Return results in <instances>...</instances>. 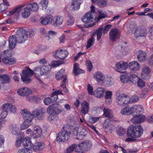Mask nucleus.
Masks as SVG:
<instances>
[{
    "instance_id": "nucleus-1",
    "label": "nucleus",
    "mask_w": 153,
    "mask_h": 153,
    "mask_svg": "<svg viewBox=\"0 0 153 153\" xmlns=\"http://www.w3.org/2000/svg\"><path fill=\"white\" fill-rule=\"evenodd\" d=\"M143 130L140 125H135L133 127L131 126L129 127L127 131V134L128 137L126 139V141L134 142L136 140V139L132 138H137L140 137L143 133Z\"/></svg>"
},
{
    "instance_id": "nucleus-49",
    "label": "nucleus",
    "mask_w": 153,
    "mask_h": 153,
    "mask_svg": "<svg viewBox=\"0 0 153 153\" xmlns=\"http://www.w3.org/2000/svg\"><path fill=\"white\" fill-rule=\"evenodd\" d=\"M103 30V27L99 28L97 30H96L94 34V35L97 34V40L99 41L102 35V31Z\"/></svg>"
},
{
    "instance_id": "nucleus-48",
    "label": "nucleus",
    "mask_w": 153,
    "mask_h": 153,
    "mask_svg": "<svg viewBox=\"0 0 153 153\" xmlns=\"http://www.w3.org/2000/svg\"><path fill=\"white\" fill-rule=\"evenodd\" d=\"M95 40V39L94 37V36L92 35L91 37L87 41L86 48L88 49L90 48L93 45Z\"/></svg>"
},
{
    "instance_id": "nucleus-57",
    "label": "nucleus",
    "mask_w": 153,
    "mask_h": 153,
    "mask_svg": "<svg viewBox=\"0 0 153 153\" xmlns=\"http://www.w3.org/2000/svg\"><path fill=\"white\" fill-rule=\"evenodd\" d=\"M4 105H7L8 107L7 109L8 111L10 110V111L14 113L16 111V108L15 106L11 104L7 103L4 104Z\"/></svg>"
},
{
    "instance_id": "nucleus-3",
    "label": "nucleus",
    "mask_w": 153,
    "mask_h": 153,
    "mask_svg": "<svg viewBox=\"0 0 153 153\" xmlns=\"http://www.w3.org/2000/svg\"><path fill=\"white\" fill-rule=\"evenodd\" d=\"M71 129L69 126H66L62 127L61 131L58 133L56 140L59 142H66L70 137Z\"/></svg>"
},
{
    "instance_id": "nucleus-8",
    "label": "nucleus",
    "mask_w": 153,
    "mask_h": 153,
    "mask_svg": "<svg viewBox=\"0 0 153 153\" xmlns=\"http://www.w3.org/2000/svg\"><path fill=\"white\" fill-rule=\"evenodd\" d=\"M51 69V67L50 65L46 66L42 65L36 67L35 71L36 72L39 71L40 75H46L50 71Z\"/></svg>"
},
{
    "instance_id": "nucleus-24",
    "label": "nucleus",
    "mask_w": 153,
    "mask_h": 153,
    "mask_svg": "<svg viewBox=\"0 0 153 153\" xmlns=\"http://www.w3.org/2000/svg\"><path fill=\"white\" fill-rule=\"evenodd\" d=\"M103 128H105L108 129L111 133L115 130L114 126L108 119H107L104 121V123L103 124Z\"/></svg>"
},
{
    "instance_id": "nucleus-64",
    "label": "nucleus",
    "mask_w": 153,
    "mask_h": 153,
    "mask_svg": "<svg viewBox=\"0 0 153 153\" xmlns=\"http://www.w3.org/2000/svg\"><path fill=\"white\" fill-rule=\"evenodd\" d=\"M111 27L112 25H105L104 29H103V34H105L106 33Z\"/></svg>"
},
{
    "instance_id": "nucleus-37",
    "label": "nucleus",
    "mask_w": 153,
    "mask_h": 153,
    "mask_svg": "<svg viewBox=\"0 0 153 153\" xmlns=\"http://www.w3.org/2000/svg\"><path fill=\"white\" fill-rule=\"evenodd\" d=\"M0 79L3 84L9 83L10 80V77L7 74H3L0 76Z\"/></svg>"
},
{
    "instance_id": "nucleus-4",
    "label": "nucleus",
    "mask_w": 153,
    "mask_h": 153,
    "mask_svg": "<svg viewBox=\"0 0 153 153\" xmlns=\"http://www.w3.org/2000/svg\"><path fill=\"white\" fill-rule=\"evenodd\" d=\"M33 71L31 70L29 68L27 67L25 69L22 71V74H21V79L25 83H29L31 81V79L30 77L33 76L34 74Z\"/></svg>"
},
{
    "instance_id": "nucleus-55",
    "label": "nucleus",
    "mask_w": 153,
    "mask_h": 153,
    "mask_svg": "<svg viewBox=\"0 0 153 153\" xmlns=\"http://www.w3.org/2000/svg\"><path fill=\"white\" fill-rule=\"evenodd\" d=\"M113 82L111 77H108L107 78H106V80L104 82V84L107 86H110L113 85Z\"/></svg>"
},
{
    "instance_id": "nucleus-47",
    "label": "nucleus",
    "mask_w": 153,
    "mask_h": 153,
    "mask_svg": "<svg viewBox=\"0 0 153 153\" xmlns=\"http://www.w3.org/2000/svg\"><path fill=\"white\" fill-rule=\"evenodd\" d=\"M77 145L76 144H73L70 145L66 149L65 153H72L76 148H77Z\"/></svg>"
},
{
    "instance_id": "nucleus-20",
    "label": "nucleus",
    "mask_w": 153,
    "mask_h": 153,
    "mask_svg": "<svg viewBox=\"0 0 153 153\" xmlns=\"http://www.w3.org/2000/svg\"><path fill=\"white\" fill-rule=\"evenodd\" d=\"M21 113L24 120H32L33 118V114H32L27 109H24L21 111Z\"/></svg>"
},
{
    "instance_id": "nucleus-54",
    "label": "nucleus",
    "mask_w": 153,
    "mask_h": 153,
    "mask_svg": "<svg viewBox=\"0 0 153 153\" xmlns=\"http://www.w3.org/2000/svg\"><path fill=\"white\" fill-rule=\"evenodd\" d=\"M57 34V33L54 31L50 30L48 31L46 37L48 38V40H49L51 37H54Z\"/></svg>"
},
{
    "instance_id": "nucleus-35",
    "label": "nucleus",
    "mask_w": 153,
    "mask_h": 153,
    "mask_svg": "<svg viewBox=\"0 0 153 153\" xmlns=\"http://www.w3.org/2000/svg\"><path fill=\"white\" fill-rule=\"evenodd\" d=\"M27 7L29 8L31 11H36L39 8L38 5L36 2H34L28 4L27 5Z\"/></svg>"
},
{
    "instance_id": "nucleus-39",
    "label": "nucleus",
    "mask_w": 153,
    "mask_h": 153,
    "mask_svg": "<svg viewBox=\"0 0 153 153\" xmlns=\"http://www.w3.org/2000/svg\"><path fill=\"white\" fill-rule=\"evenodd\" d=\"M32 121L29 120H25L21 126V129L22 130L25 129L29 127L32 125Z\"/></svg>"
},
{
    "instance_id": "nucleus-15",
    "label": "nucleus",
    "mask_w": 153,
    "mask_h": 153,
    "mask_svg": "<svg viewBox=\"0 0 153 153\" xmlns=\"http://www.w3.org/2000/svg\"><path fill=\"white\" fill-rule=\"evenodd\" d=\"M45 112V110L43 108L35 110L33 112V117L34 116L39 120H42L44 117Z\"/></svg>"
},
{
    "instance_id": "nucleus-60",
    "label": "nucleus",
    "mask_w": 153,
    "mask_h": 153,
    "mask_svg": "<svg viewBox=\"0 0 153 153\" xmlns=\"http://www.w3.org/2000/svg\"><path fill=\"white\" fill-rule=\"evenodd\" d=\"M12 134L15 135L18 134L19 133V128L16 126H14L13 127V130L12 131Z\"/></svg>"
},
{
    "instance_id": "nucleus-9",
    "label": "nucleus",
    "mask_w": 153,
    "mask_h": 153,
    "mask_svg": "<svg viewBox=\"0 0 153 153\" xmlns=\"http://www.w3.org/2000/svg\"><path fill=\"white\" fill-rule=\"evenodd\" d=\"M94 78L97 83L100 85H103L106 80V77L104 74L100 71L95 73L94 75Z\"/></svg>"
},
{
    "instance_id": "nucleus-23",
    "label": "nucleus",
    "mask_w": 153,
    "mask_h": 153,
    "mask_svg": "<svg viewBox=\"0 0 153 153\" xmlns=\"http://www.w3.org/2000/svg\"><path fill=\"white\" fill-rule=\"evenodd\" d=\"M105 91V89L103 88H98L93 92V95L98 98H102L104 96Z\"/></svg>"
},
{
    "instance_id": "nucleus-10",
    "label": "nucleus",
    "mask_w": 153,
    "mask_h": 153,
    "mask_svg": "<svg viewBox=\"0 0 153 153\" xmlns=\"http://www.w3.org/2000/svg\"><path fill=\"white\" fill-rule=\"evenodd\" d=\"M128 65L127 62L123 61H120L117 63L115 65V70L121 73H123V71L126 70Z\"/></svg>"
},
{
    "instance_id": "nucleus-28",
    "label": "nucleus",
    "mask_w": 153,
    "mask_h": 153,
    "mask_svg": "<svg viewBox=\"0 0 153 153\" xmlns=\"http://www.w3.org/2000/svg\"><path fill=\"white\" fill-rule=\"evenodd\" d=\"M86 129V128L82 127L79 128L78 137H77V139L81 140L84 139L87 133Z\"/></svg>"
},
{
    "instance_id": "nucleus-12",
    "label": "nucleus",
    "mask_w": 153,
    "mask_h": 153,
    "mask_svg": "<svg viewBox=\"0 0 153 153\" xmlns=\"http://www.w3.org/2000/svg\"><path fill=\"white\" fill-rule=\"evenodd\" d=\"M120 37V31L117 28L112 29L109 32V38L112 42L114 41L116 39Z\"/></svg>"
},
{
    "instance_id": "nucleus-19",
    "label": "nucleus",
    "mask_w": 153,
    "mask_h": 153,
    "mask_svg": "<svg viewBox=\"0 0 153 153\" xmlns=\"http://www.w3.org/2000/svg\"><path fill=\"white\" fill-rule=\"evenodd\" d=\"M21 113L24 120H32L33 118V114H32L27 109H24L21 111Z\"/></svg>"
},
{
    "instance_id": "nucleus-40",
    "label": "nucleus",
    "mask_w": 153,
    "mask_h": 153,
    "mask_svg": "<svg viewBox=\"0 0 153 153\" xmlns=\"http://www.w3.org/2000/svg\"><path fill=\"white\" fill-rule=\"evenodd\" d=\"M7 105H4L2 106L1 108L2 109V112L0 116L1 118H5L7 115V111H8L7 109L8 107Z\"/></svg>"
},
{
    "instance_id": "nucleus-5",
    "label": "nucleus",
    "mask_w": 153,
    "mask_h": 153,
    "mask_svg": "<svg viewBox=\"0 0 153 153\" xmlns=\"http://www.w3.org/2000/svg\"><path fill=\"white\" fill-rule=\"evenodd\" d=\"M94 9L92 8L91 11L85 14L82 18V21L86 24H87L93 21L97 17V13L94 11Z\"/></svg>"
},
{
    "instance_id": "nucleus-30",
    "label": "nucleus",
    "mask_w": 153,
    "mask_h": 153,
    "mask_svg": "<svg viewBox=\"0 0 153 153\" xmlns=\"http://www.w3.org/2000/svg\"><path fill=\"white\" fill-rule=\"evenodd\" d=\"M150 72V70L148 66L144 67L141 72L142 77L145 79L149 78L150 76L148 75Z\"/></svg>"
},
{
    "instance_id": "nucleus-17",
    "label": "nucleus",
    "mask_w": 153,
    "mask_h": 153,
    "mask_svg": "<svg viewBox=\"0 0 153 153\" xmlns=\"http://www.w3.org/2000/svg\"><path fill=\"white\" fill-rule=\"evenodd\" d=\"M18 94L22 96H27L31 94L32 93L31 90L27 88H21L19 89L17 91Z\"/></svg>"
},
{
    "instance_id": "nucleus-31",
    "label": "nucleus",
    "mask_w": 153,
    "mask_h": 153,
    "mask_svg": "<svg viewBox=\"0 0 153 153\" xmlns=\"http://www.w3.org/2000/svg\"><path fill=\"white\" fill-rule=\"evenodd\" d=\"M44 148V144L41 142H36L33 146V149L35 152H38L42 149Z\"/></svg>"
},
{
    "instance_id": "nucleus-41",
    "label": "nucleus",
    "mask_w": 153,
    "mask_h": 153,
    "mask_svg": "<svg viewBox=\"0 0 153 153\" xmlns=\"http://www.w3.org/2000/svg\"><path fill=\"white\" fill-rule=\"evenodd\" d=\"M65 72V69H61L60 71L57 73L56 75V79L59 80L62 79L63 77L66 78V76L65 75H64Z\"/></svg>"
},
{
    "instance_id": "nucleus-16",
    "label": "nucleus",
    "mask_w": 153,
    "mask_h": 153,
    "mask_svg": "<svg viewBox=\"0 0 153 153\" xmlns=\"http://www.w3.org/2000/svg\"><path fill=\"white\" fill-rule=\"evenodd\" d=\"M125 95L123 94L122 95H119L116 98V102L119 105H122L124 104H127L129 103L128 98L125 97Z\"/></svg>"
},
{
    "instance_id": "nucleus-50",
    "label": "nucleus",
    "mask_w": 153,
    "mask_h": 153,
    "mask_svg": "<svg viewBox=\"0 0 153 153\" xmlns=\"http://www.w3.org/2000/svg\"><path fill=\"white\" fill-rule=\"evenodd\" d=\"M97 5L101 7H105L107 2V0H96Z\"/></svg>"
},
{
    "instance_id": "nucleus-2",
    "label": "nucleus",
    "mask_w": 153,
    "mask_h": 153,
    "mask_svg": "<svg viewBox=\"0 0 153 153\" xmlns=\"http://www.w3.org/2000/svg\"><path fill=\"white\" fill-rule=\"evenodd\" d=\"M34 35L33 32L26 31L25 29L21 28L17 30L15 36L19 43H23L27 39L28 37H30Z\"/></svg>"
},
{
    "instance_id": "nucleus-52",
    "label": "nucleus",
    "mask_w": 153,
    "mask_h": 153,
    "mask_svg": "<svg viewBox=\"0 0 153 153\" xmlns=\"http://www.w3.org/2000/svg\"><path fill=\"white\" fill-rule=\"evenodd\" d=\"M98 11L99 15L96 20L97 22L99 21L100 19L105 18L106 16V14L104 13L105 12L104 11L100 10H99Z\"/></svg>"
},
{
    "instance_id": "nucleus-29",
    "label": "nucleus",
    "mask_w": 153,
    "mask_h": 153,
    "mask_svg": "<svg viewBox=\"0 0 153 153\" xmlns=\"http://www.w3.org/2000/svg\"><path fill=\"white\" fill-rule=\"evenodd\" d=\"M129 67L131 70L136 71L140 69V65L137 61H134L129 62Z\"/></svg>"
},
{
    "instance_id": "nucleus-53",
    "label": "nucleus",
    "mask_w": 153,
    "mask_h": 153,
    "mask_svg": "<svg viewBox=\"0 0 153 153\" xmlns=\"http://www.w3.org/2000/svg\"><path fill=\"white\" fill-rule=\"evenodd\" d=\"M48 0H41L40 2V6L42 7V10H45L47 7Z\"/></svg>"
},
{
    "instance_id": "nucleus-59",
    "label": "nucleus",
    "mask_w": 153,
    "mask_h": 153,
    "mask_svg": "<svg viewBox=\"0 0 153 153\" xmlns=\"http://www.w3.org/2000/svg\"><path fill=\"white\" fill-rule=\"evenodd\" d=\"M136 111L137 114L142 113L144 112V108L140 105H136Z\"/></svg>"
},
{
    "instance_id": "nucleus-21",
    "label": "nucleus",
    "mask_w": 153,
    "mask_h": 153,
    "mask_svg": "<svg viewBox=\"0 0 153 153\" xmlns=\"http://www.w3.org/2000/svg\"><path fill=\"white\" fill-rule=\"evenodd\" d=\"M23 6H18L16 8L11 10L9 12L8 15L10 16L13 15L14 18L17 19L19 15L20 11Z\"/></svg>"
},
{
    "instance_id": "nucleus-34",
    "label": "nucleus",
    "mask_w": 153,
    "mask_h": 153,
    "mask_svg": "<svg viewBox=\"0 0 153 153\" xmlns=\"http://www.w3.org/2000/svg\"><path fill=\"white\" fill-rule=\"evenodd\" d=\"M81 105L82 106L81 112L84 114L87 113L88 111V104L85 101L81 103Z\"/></svg>"
},
{
    "instance_id": "nucleus-56",
    "label": "nucleus",
    "mask_w": 153,
    "mask_h": 153,
    "mask_svg": "<svg viewBox=\"0 0 153 153\" xmlns=\"http://www.w3.org/2000/svg\"><path fill=\"white\" fill-rule=\"evenodd\" d=\"M120 113L121 114L124 115H129L130 114V113L129 111V109L128 108V106H126L123 108L121 110Z\"/></svg>"
},
{
    "instance_id": "nucleus-18",
    "label": "nucleus",
    "mask_w": 153,
    "mask_h": 153,
    "mask_svg": "<svg viewBox=\"0 0 153 153\" xmlns=\"http://www.w3.org/2000/svg\"><path fill=\"white\" fill-rule=\"evenodd\" d=\"M22 143L26 150L31 151V149L33 145L31 142L29 137H27L24 138L22 141Z\"/></svg>"
},
{
    "instance_id": "nucleus-27",
    "label": "nucleus",
    "mask_w": 153,
    "mask_h": 153,
    "mask_svg": "<svg viewBox=\"0 0 153 153\" xmlns=\"http://www.w3.org/2000/svg\"><path fill=\"white\" fill-rule=\"evenodd\" d=\"M52 16L51 15H48L45 17H41L39 21L43 25H46L48 24H51Z\"/></svg>"
},
{
    "instance_id": "nucleus-7",
    "label": "nucleus",
    "mask_w": 153,
    "mask_h": 153,
    "mask_svg": "<svg viewBox=\"0 0 153 153\" xmlns=\"http://www.w3.org/2000/svg\"><path fill=\"white\" fill-rule=\"evenodd\" d=\"M91 145L88 142H83L78 145V148L75 149V151L76 152L82 153L86 152L89 150L91 148Z\"/></svg>"
},
{
    "instance_id": "nucleus-38",
    "label": "nucleus",
    "mask_w": 153,
    "mask_h": 153,
    "mask_svg": "<svg viewBox=\"0 0 153 153\" xmlns=\"http://www.w3.org/2000/svg\"><path fill=\"white\" fill-rule=\"evenodd\" d=\"M30 10L27 7V6L26 7L22 9V16L24 18H27L30 14Z\"/></svg>"
},
{
    "instance_id": "nucleus-11",
    "label": "nucleus",
    "mask_w": 153,
    "mask_h": 153,
    "mask_svg": "<svg viewBox=\"0 0 153 153\" xmlns=\"http://www.w3.org/2000/svg\"><path fill=\"white\" fill-rule=\"evenodd\" d=\"M68 53L65 49H60L56 51L53 53L54 57H57L61 60H63L68 55Z\"/></svg>"
},
{
    "instance_id": "nucleus-32",
    "label": "nucleus",
    "mask_w": 153,
    "mask_h": 153,
    "mask_svg": "<svg viewBox=\"0 0 153 153\" xmlns=\"http://www.w3.org/2000/svg\"><path fill=\"white\" fill-rule=\"evenodd\" d=\"M80 3L78 2V0H73L71 4L69 7L70 10H78L80 7Z\"/></svg>"
},
{
    "instance_id": "nucleus-25",
    "label": "nucleus",
    "mask_w": 153,
    "mask_h": 153,
    "mask_svg": "<svg viewBox=\"0 0 153 153\" xmlns=\"http://www.w3.org/2000/svg\"><path fill=\"white\" fill-rule=\"evenodd\" d=\"M42 132L41 128L38 126H36L34 127V131L31 137L34 138L40 137L42 135Z\"/></svg>"
},
{
    "instance_id": "nucleus-36",
    "label": "nucleus",
    "mask_w": 153,
    "mask_h": 153,
    "mask_svg": "<svg viewBox=\"0 0 153 153\" xmlns=\"http://www.w3.org/2000/svg\"><path fill=\"white\" fill-rule=\"evenodd\" d=\"M73 71L75 75H76L79 74L83 73L85 71L79 68V65L77 63L75 64L73 68Z\"/></svg>"
},
{
    "instance_id": "nucleus-14",
    "label": "nucleus",
    "mask_w": 153,
    "mask_h": 153,
    "mask_svg": "<svg viewBox=\"0 0 153 153\" xmlns=\"http://www.w3.org/2000/svg\"><path fill=\"white\" fill-rule=\"evenodd\" d=\"M137 59L140 62L145 61L147 58V55L145 52L142 50H139L136 52Z\"/></svg>"
},
{
    "instance_id": "nucleus-51",
    "label": "nucleus",
    "mask_w": 153,
    "mask_h": 153,
    "mask_svg": "<svg viewBox=\"0 0 153 153\" xmlns=\"http://www.w3.org/2000/svg\"><path fill=\"white\" fill-rule=\"evenodd\" d=\"M67 82V79L65 77L62 81V83H61L60 85L61 87L63 89V91L65 93H67L68 91L66 87V84Z\"/></svg>"
},
{
    "instance_id": "nucleus-42",
    "label": "nucleus",
    "mask_w": 153,
    "mask_h": 153,
    "mask_svg": "<svg viewBox=\"0 0 153 153\" xmlns=\"http://www.w3.org/2000/svg\"><path fill=\"white\" fill-rule=\"evenodd\" d=\"M129 82L136 83L139 79L137 76L135 74H129Z\"/></svg>"
},
{
    "instance_id": "nucleus-33",
    "label": "nucleus",
    "mask_w": 153,
    "mask_h": 153,
    "mask_svg": "<svg viewBox=\"0 0 153 153\" xmlns=\"http://www.w3.org/2000/svg\"><path fill=\"white\" fill-rule=\"evenodd\" d=\"M145 30L140 28H138L136 30L134 33V36L137 38L140 36H144L146 34Z\"/></svg>"
},
{
    "instance_id": "nucleus-43",
    "label": "nucleus",
    "mask_w": 153,
    "mask_h": 153,
    "mask_svg": "<svg viewBox=\"0 0 153 153\" xmlns=\"http://www.w3.org/2000/svg\"><path fill=\"white\" fill-rule=\"evenodd\" d=\"M104 115L106 117H108L110 118H112L113 117V116L112 114V111L110 109L108 108H104L103 109Z\"/></svg>"
},
{
    "instance_id": "nucleus-61",
    "label": "nucleus",
    "mask_w": 153,
    "mask_h": 153,
    "mask_svg": "<svg viewBox=\"0 0 153 153\" xmlns=\"http://www.w3.org/2000/svg\"><path fill=\"white\" fill-rule=\"evenodd\" d=\"M49 116L48 117V119L50 121H54L55 119H56L57 118L56 116L52 113H50Z\"/></svg>"
},
{
    "instance_id": "nucleus-6",
    "label": "nucleus",
    "mask_w": 153,
    "mask_h": 153,
    "mask_svg": "<svg viewBox=\"0 0 153 153\" xmlns=\"http://www.w3.org/2000/svg\"><path fill=\"white\" fill-rule=\"evenodd\" d=\"M62 111L61 105L56 103L50 105L47 110L48 114L52 113L56 115L59 114Z\"/></svg>"
},
{
    "instance_id": "nucleus-22",
    "label": "nucleus",
    "mask_w": 153,
    "mask_h": 153,
    "mask_svg": "<svg viewBox=\"0 0 153 153\" xmlns=\"http://www.w3.org/2000/svg\"><path fill=\"white\" fill-rule=\"evenodd\" d=\"M146 119V117L142 114L136 115L131 120V121L134 123H140L144 122Z\"/></svg>"
},
{
    "instance_id": "nucleus-63",
    "label": "nucleus",
    "mask_w": 153,
    "mask_h": 153,
    "mask_svg": "<svg viewBox=\"0 0 153 153\" xmlns=\"http://www.w3.org/2000/svg\"><path fill=\"white\" fill-rule=\"evenodd\" d=\"M87 90L89 94L91 95H93V87L90 84H88L87 85Z\"/></svg>"
},
{
    "instance_id": "nucleus-26",
    "label": "nucleus",
    "mask_w": 153,
    "mask_h": 153,
    "mask_svg": "<svg viewBox=\"0 0 153 153\" xmlns=\"http://www.w3.org/2000/svg\"><path fill=\"white\" fill-rule=\"evenodd\" d=\"M17 40L15 35L10 36L9 39V48L10 49H14L16 46Z\"/></svg>"
},
{
    "instance_id": "nucleus-46",
    "label": "nucleus",
    "mask_w": 153,
    "mask_h": 153,
    "mask_svg": "<svg viewBox=\"0 0 153 153\" xmlns=\"http://www.w3.org/2000/svg\"><path fill=\"white\" fill-rule=\"evenodd\" d=\"M129 74L122 75L120 78L121 81L124 83L129 82Z\"/></svg>"
},
{
    "instance_id": "nucleus-58",
    "label": "nucleus",
    "mask_w": 153,
    "mask_h": 153,
    "mask_svg": "<svg viewBox=\"0 0 153 153\" xmlns=\"http://www.w3.org/2000/svg\"><path fill=\"white\" fill-rule=\"evenodd\" d=\"M137 82L138 87L140 88H143L145 86V82L140 78L139 79Z\"/></svg>"
},
{
    "instance_id": "nucleus-62",
    "label": "nucleus",
    "mask_w": 153,
    "mask_h": 153,
    "mask_svg": "<svg viewBox=\"0 0 153 153\" xmlns=\"http://www.w3.org/2000/svg\"><path fill=\"white\" fill-rule=\"evenodd\" d=\"M121 51L124 55H126L128 51L129 48L128 46H122Z\"/></svg>"
},
{
    "instance_id": "nucleus-13",
    "label": "nucleus",
    "mask_w": 153,
    "mask_h": 153,
    "mask_svg": "<svg viewBox=\"0 0 153 153\" xmlns=\"http://www.w3.org/2000/svg\"><path fill=\"white\" fill-rule=\"evenodd\" d=\"M64 18L62 16H55L52 18L51 25L54 26H59L62 24Z\"/></svg>"
},
{
    "instance_id": "nucleus-44",
    "label": "nucleus",
    "mask_w": 153,
    "mask_h": 153,
    "mask_svg": "<svg viewBox=\"0 0 153 153\" xmlns=\"http://www.w3.org/2000/svg\"><path fill=\"white\" fill-rule=\"evenodd\" d=\"M116 132L119 136H122L126 133V130L123 128L118 126L116 128Z\"/></svg>"
},
{
    "instance_id": "nucleus-45",
    "label": "nucleus",
    "mask_w": 153,
    "mask_h": 153,
    "mask_svg": "<svg viewBox=\"0 0 153 153\" xmlns=\"http://www.w3.org/2000/svg\"><path fill=\"white\" fill-rule=\"evenodd\" d=\"M68 19L67 22V24L68 26H71L74 23V19L72 15L69 13H68Z\"/></svg>"
}]
</instances>
